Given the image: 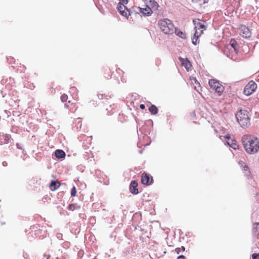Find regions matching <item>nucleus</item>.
Instances as JSON below:
<instances>
[{"label": "nucleus", "mask_w": 259, "mask_h": 259, "mask_svg": "<svg viewBox=\"0 0 259 259\" xmlns=\"http://www.w3.org/2000/svg\"><path fill=\"white\" fill-rule=\"evenodd\" d=\"M241 142L245 151L254 154L259 151V139L255 136L246 134L242 136Z\"/></svg>", "instance_id": "1"}, {"label": "nucleus", "mask_w": 259, "mask_h": 259, "mask_svg": "<svg viewBox=\"0 0 259 259\" xmlns=\"http://www.w3.org/2000/svg\"><path fill=\"white\" fill-rule=\"evenodd\" d=\"M158 26L160 30L165 34H172L175 31V26L172 21L168 19H160L158 21Z\"/></svg>", "instance_id": "2"}, {"label": "nucleus", "mask_w": 259, "mask_h": 259, "mask_svg": "<svg viewBox=\"0 0 259 259\" xmlns=\"http://www.w3.org/2000/svg\"><path fill=\"white\" fill-rule=\"evenodd\" d=\"M248 113L246 110H240L236 114L237 121L242 127H247L250 124V119Z\"/></svg>", "instance_id": "3"}, {"label": "nucleus", "mask_w": 259, "mask_h": 259, "mask_svg": "<svg viewBox=\"0 0 259 259\" xmlns=\"http://www.w3.org/2000/svg\"><path fill=\"white\" fill-rule=\"evenodd\" d=\"M208 83L210 88L218 93L219 95L223 92L224 87L218 80L211 79L209 80Z\"/></svg>", "instance_id": "4"}, {"label": "nucleus", "mask_w": 259, "mask_h": 259, "mask_svg": "<svg viewBox=\"0 0 259 259\" xmlns=\"http://www.w3.org/2000/svg\"><path fill=\"white\" fill-rule=\"evenodd\" d=\"M257 89L256 83L253 80L249 81L245 86L243 94L246 96L252 94Z\"/></svg>", "instance_id": "5"}, {"label": "nucleus", "mask_w": 259, "mask_h": 259, "mask_svg": "<svg viewBox=\"0 0 259 259\" xmlns=\"http://www.w3.org/2000/svg\"><path fill=\"white\" fill-rule=\"evenodd\" d=\"M239 29L240 30V34L242 37L245 38H248L251 35V30L245 25L241 24L240 25Z\"/></svg>", "instance_id": "6"}, {"label": "nucleus", "mask_w": 259, "mask_h": 259, "mask_svg": "<svg viewBox=\"0 0 259 259\" xmlns=\"http://www.w3.org/2000/svg\"><path fill=\"white\" fill-rule=\"evenodd\" d=\"M153 181V178L150 174L145 172L142 174L141 183L142 184L146 186H149L152 183Z\"/></svg>", "instance_id": "7"}, {"label": "nucleus", "mask_w": 259, "mask_h": 259, "mask_svg": "<svg viewBox=\"0 0 259 259\" xmlns=\"http://www.w3.org/2000/svg\"><path fill=\"white\" fill-rule=\"evenodd\" d=\"M117 9L119 13L126 18H127L131 15L129 10L123 4L119 3L117 6Z\"/></svg>", "instance_id": "8"}, {"label": "nucleus", "mask_w": 259, "mask_h": 259, "mask_svg": "<svg viewBox=\"0 0 259 259\" xmlns=\"http://www.w3.org/2000/svg\"><path fill=\"white\" fill-rule=\"evenodd\" d=\"M225 140L227 144L233 149L236 150L238 149V146L236 143V141L233 138H231L229 135L224 137Z\"/></svg>", "instance_id": "9"}, {"label": "nucleus", "mask_w": 259, "mask_h": 259, "mask_svg": "<svg viewBox=\"0 0 259 259\" xmlns=\"http://www.w3.org/2000/svg\"><path fill=\"white\" fill-rule=\"evenodd\" d=\"M193 22L195 25V29H200L205 30L206 29V26L204 25L205 22L199 19H193Z\"/></svg>", "instance_id": "10"}, {"label": "nucleus", "mask_w": 259, "mask_h": 259, "mask_svg": "<svg viewBox=\"0 0 259 259\" xmlns=\"http://www.w3.org/2000/svg\"><path fill=\"white\" fill-rule=\"evenodd\" d=\"M140 12L144 16H149L152 13V10L148 5L143 6V7L140 8Z\"/></svg>", "instance_id": "11"}, {"label": "nucleus", "mask_w": 259, "mask_h": 259, "mask_svg": "<svg viewBox=\"0 0 259 259\" xmlns=\"http://www.w3.org/2000/svg\"><path fill=\"white\" fill-rule=\"evenodd\" d=\"M203 30L200 29H195V32L194 34V36L192 38V43L196 45L199 42V37L202 34Z\"/></svg>", "instance_id": "12"}, {"label": "nucleus", "mask_w": 259, "mask_h": 259, "mask_svg": "<svg viewBox=\"0 0 259 259\" xmlns=\"http://www.w3.org/2000/svg\"><path fill=\"white\" fill-rule=\"evenodd\" d=\"M208 0H192L194 7L196 9H198L208 2Z\"/></svg>", "instance_id": "13"}, {"label": "nucleus", "mask_w": 259, "mask_h": 259, "mask_svg": "<svg viewBox=\"0 0 259 259\" xmlns=\"http://www.w3.org/2000/svg\"><path fill=\"white\" fill-rule=\"evenodd\" d=\"M138 183L136 181H132L130 186V189L131 192L133 194H137L139 193V190L137 188Z\"/></svg>", "instance_id": "14"}, {"label": "nucleus", "mask_w": 259, "mask_h": 259, "mask_svg": "<svg viewBox=\"0 0 259 259\" xmlns=\"http://www.w3.org/2000/svg\"><path fill=\"white\" fill-rule=\"evenodd\" d=\"M179 60L181 62L182 66H184L187 71H189L192 67L190 61L187 59H184L181 57L179 58Z\"/></svg>", "instance_id": "15"}, {"label": "nucleus", "mask_w": 259, "mask_h": 259, "mask_svg": "<svg viewBox=\"0 0 259 259\" xmlns=\"http://www.w3.org/2000/svg\"><path fill=\"white\" fill-rule=\"evenodd\" d=\"M65 107L68 108L72 113H74L77 110V106L76 104L69 101L68 102L65 104Z\"/></svg>", "instance_id": "16"}, {"label": "nucleus", "mask_w": 259, "mask_h": 259, "mask_svg": "<svg viewBox=\"0 0 259 259\" xmlns=\"http://www.w3.org/2000/svg\"><path fill=\"white\" fill-rule=\"evenodd\" d=\"M61 185V184L55 181H52L49 186L50 190L52 191L56 190Z\"/></svg>", "instance_id": "17"}, {"label": "nucleus", "mask_w": 259, "mask_h": 259, "mask_svg": "<svg viewBox=\"0 0 259 259\" xmlns=\"http://www.w3.org/2000/svg\"><path fill=\"white\" fill-rule=\"evenodd\" d=\"M230 47L234 50L235 54H237L238 52V45L234 39H231L230 44Z\"/></svg>", "instance_id": "18"}, {"label": "nucleus", "mask_w": 259, "mask_h": 259, "mask_svg": "<svg viewBox=\"0 0 259 259\" xmlns=\"http://www.w3.org/2000/svg\"><path fill=\"white\" fill-rule=\"evenodd\" d=\"M148 6L153 10H157L159 5L155 0H150L148 3Z\"/></svg>", "instance_id": "19"}, {"label": "nucleus", "mask_w": 259, "mask_h": 259, "mask_svg": "<svg viewBox=\"0 0 259 259\" xmlns=\"http://www.w3.org/2000/svg\"><path fill=\"white\" fill-rule=\"evenodd\" d=\"M252 232L254 235H259V222L253 224Z\"/></svg>", "instance_id": "20"}, {"label": "nucleus", "mask_w": 259, "mask_h": 259, "mask_svg": "<svg viewBox=\"0 0 259 259\" xmlns=\"http://www.w3.org/2000/svg\"><path fill=\"white\" fill-rule=\"evenodd\" d=\"M65 155V153L62 150H56L55 151V156L58 158H64Z\"/></svg>", "instance_id": "21"}, {"label": "nucleus", "mask_w": 259, "mask_h": 259, "mask_svg": "<svg viewBox=\"0 0 259 259\" xmlns=\"http://www.w3.org/2000/svg\"><path fill=\"white\" fill-rule=\"evenodd\" d=\"M104 77L107 79H109L111 78V71L109 68H106L104 69Z\"/></svg>", "instance_id": "22"}, {"label": "nucleus", "mask_w": 259, "mask_h": 259, "mask_svg": "<svg viewBox=\"0 0 259 259\" xmlns=\"http://www.w3.org/2000/svg\"><path fill=\"white\" fill-rule=\"evenodd\" d=\"M149 111L152 114L155 115L158 113V109L156 106L152 105L149 108Z\"/></svg>", "instance_id": "23"}, {"label": "nucleus", "mask_w": 259, "mask_h": 259, "mask_svg": "<svg viewBox=\"0 0 259 259\" xmlns=\"http://www.w3.org/2000/svg\"><path fill=\"white\" fill-rule=\"evenodd\" d=\"M174 33H175L177 36L181 38H185L186 37V34L182 31H181L180 30L177 29L176 27Z\"/></svg>", "instance_id": "24"}, {"label": "nucleus", "mask_w": 259, "mask_h": 259, "mask_svg": "<svg viewBox=\"0 0 259 259\" xmlns=\"http://www.w3.org/2000/svg\"><path fill=\"white\" fill-rule=\"evenodd\" d=\"M3 138L4 139V141H1L2 144H7L9 142V140L10 139L11 136L9 135H5L3 136Z\"/></svg>", "instance_id": "25"}, {"label": "nucleus", "mask_w": 259, "mask_h": 259, "mask_svg": "<svg viewBox=\"0 0 259 259\" xmlns=\"http://www.w3.org/2000/svg\"><path fill=\"white\" fill-rule=\"evenodd\" d=\"M243 170L246 176H249L250 175V171H249V168L247 165H245L243 166Z\"/></svg>", "instance_id": "26"}, {"label": "nucleus", "mask_w": 259, "mask_h": 259, "mask_svg": "<svg viewBox=\"0 0 259 259\" xmlns=\"http://www.w3.org/2000/svg\"><path fill=\"white\" fill-rule=\"evenodd\" d=\"M191 80L192 81V82L193 84H195L196 85H197L198 87H200V84L198 81L197 80V79L195 77H191Z\"/></svg>", "instance_id": "27"}, {"label": "nucleus", "mask_w": 259, "mask_h": 259, "mask_svg": "<svg viewBox=\"0 0 259 259\" xmlns=\"http://www.w3.org/2000/svg\"><path fill=\"white\" fill-rule=\"evenodd\" d=\"M71 195L72 197H75L76 195V190L75 186H73L71 189Z\"/></svg>", "instance_id": "28"}, {"label": "nucleus", "mask_w": 259, "mask_h": 259, "mask_svg": "<svg viewBox=\"0 0 259 259\" xmlns=\"http://www.w3.org/2000/svg\"><path fill=\"white\" fill-rule=\"evenodd\" d=\"M68 99V96L66 94H63L61 96V100L63 102L67 101Z\"/></svg>", "instance_id": "29"}, {"label": "nucleus", "mask_w": 259, "mask_h": 259, "mask_svg": "<svg viewBox=\"0 0 259 259\" xmlns=\"http://www.w3.org/2000/svg\"><path fill=\"white\" fill-rule=\"evenodd\" d=\"M184 250H185V247L184 246H182L181 247H180V248H177L176 249V252L178 254H179L181 252L184 251Z\"/></svg>", "instance_id": "30"}, {"label": "nucleus", "mask_w": 259, "mask_h": 259, "mask_svg": "<svg viewBox=\"0 0 259 259\" xmlns=\"http://www.w3.org/2000/svg\"><path fill=\"white\" fill-rule=\"evenodd\" d=\"M97 97H98V99L102 100V99H103L106 97V96L105 94L99 93L97 95Z\"/></svg>", "instance_id": "31"}, {"label": "nucleus", "mask_w": 259, "mask_h": 259, "mask_svg": "<svg viewBox=\"0 0 259 259\" xmlns=\"http://www.w3.org/2000/svg\"><path fill=\"white\" fill-rule=\"evenodd\" d=\"M252 259H259V253H253L252 255Z\"/></svg>", "instance_id": "32"}, {"label": "nucleus", "mask_w": 259, "mask_h": 259, "mask_svg": "<svg viewBox=\"0 0 259 259\" xmlns=\"http://www.w3.org/2000/svg\"><path fill=\"white\" fill-rule=\"evenodd\" d=\"M75 206L73 204H70L68 206V209L69 210H73L74 209Z\"/></svg>", "instance_id": "33"}, {"label": "nucleus", "mask_w": 259, "mask_h": 259, "mask_svg": "<svg viewBox=\"0 0 259 259\" xmlns=\"http://www.w3.org/2000/svg\"><path fill=\"white\" fill-rule=\"evenodd\" d=\"M140 108L141 109H144L145 108V106L144 105V104H141L140 105Z\"/></svg>", "instance_id": "34"}, {"label": "nucleus", "mask_w": 259, "mask_h": 259, "mask_svg": "<svg viewBox=\"0 0 259 259\" xmlns=\"http://www.w3.org/2000/svg\"><path fill=\"white\" fill-rule=\"evenodd\" d=\"M177 259H185V257L184 255H180L178 258Z\"/></svg>", "instance_id": "35"}, {"label": "nucleus", "mask_w": 259, "mask_h": 259, "mask_svg": "<svg viewBox=\"0 0 259 259\" xmlns=\"http://www.w3.org/2000/svg\"><path fill=\"white\" fill-rule=\"evenodd\" d=\"M195 89H196V88H197V86H196V85H195Z\"/></svg>", "instance_id": "36"}]
</instances>
